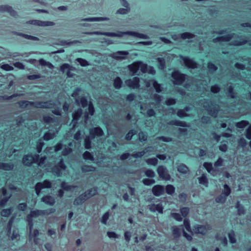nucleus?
<instances>
[{
    "label": "nucleus",
    "instance_id": "nucleus-51",
    "mask_svg": "<svg viewBox=\"0 0 251 251\" xmlns=\"http://www.w3.org/2000/svg\"><path fill=\"white\" fill-rule=\"evenodd\" d=\"M91 137L86 136L84 140V146L86 149H89L91 147Z\"/></svg>",
    "mask_w": 251,
    "mask_h": 251
},
{
    "label": "nucleus",
    "instance_id": "nucleus-19",
    "mask_svg": "<svg viewBox=\"0 0 251 251\" xmlns=\"http://www.w3.org/2000/svg\"><path fill=\"white\" fill-rule=\"evenodd\" d=\"M247 43L251 46V40L248 41L244 39L241 37H238L236 40L232 41L231 44L234 46H240L244 45Z\"/></svg>",
    "mask_w": 251,
    "mask_h": 251
},
{
    "label": "nucleus",
    "instance_id": "nucleus-55",
    "mask_svg": "<svg viewBox=\"0 0 251 251\" xmlns=\"http://www.w3.org/2000/svg\"><path fill=\"white\" fill-rule=\"evenodd\" d=\"M144 185L149 186L155 183V181L152 179L144 178L142 180Z\"/></svg>",
    "mask_w": 251,
    "mask_h": 251
},
{
    "label": "nucleus",
    "instance_id": "nucleus-12",
    "mask_svg": "<svg viewBox=\"0 0 251 251\" xmlns=\"http://www.w3.org/2000/svg\"><path fill=\"white\" fill-rule=\"evenodd\" d=\"M140 79L138 77H134L125 81L126 84L131 89H138L140 87Z\"/></svg>",
    "mask_w": 251,
    "mask_h": 251
},
{
    "label": "nucleus",
    "instance_id": "nucleus-38",
    "mask_svg": "<svg viewBox=\"0 0 251 251\" xmlns=\"http://www.w3.org/2000/svg\"><path fill=\"white\" fill-rule=\"evenodd\" d=\"M65 170L61 169V168L54 166L52 168V173L57 176H60L62 174V171Z\"/></svg>",
    "mask_w": 251,
    "mask_h": 251
},
{
    "label": "nucleus",
    "instance_id": "nucleus-20",
    "mask_svg": "<svg viewBox=\"0 0 251 251\" xmlns=\"http://www.w3.org/2000/svg\"><path fill=\"white\" fill-rule=\"evenodd\" d=\"M234 35V34H231L220 37H218L217 38L213 39V41L214 43L218 42L229 41L233 37Z\"/></svg>",
    "mask_w": 251,
    "mask_h": 251
},
{
    "label": "nucleus",
    "instance_id": "nucleus-37",
    "mask_svg": "<svg viewBox=\"0 0 251 251\" xmlns=\"http://www.w3.org/2000/svg\"><path fill=\"white\" fill-rule=\"evenodd\" d=\"M65 170L61 169V168L54 166L52 168V173L57 176H60L62 174V171Z\"/></svg>",
    "mask_w": 251,
    "mask_h": 251
},
{
    "label": "nucleus",
    "instance_id": "nucleus-13",
    "mask_svg": "<svg viewBox=\"0 0 251 251\" xmlns=\"http://www.w3.org/2000/svg\"><path fill=\"white\" fill-rule=\"evenodd\" d=\"M164 192L165 188L163 185H156L152 188V193L156 197H159L163 195Z\"/></svg>",
    "mask_w": 251,
    "mask_h": 251
},
{
    "label": "nucleus",
    "instance_id": "nucleus-63",
    "mask_svg": "<svg viewBox=\"0 0 251 251\" xmlns=\"http://www.w3.org/2000/svg\"><path fill=\"white\" fill-rule=\"evenodd\" d=\"M69 64L64 63L60 66V71L64 73L67 70H68L70 68H72Z\"/></svg>",
    "mask_w": 251,
    "mask_h": 251
},
{
    "label": "nucleus",
    "instance_id": "nucleus-58",
    "mask_svg": "<svg viewBox=\"0 0 251 251\" xmlns=\"http://www.w3.org/2000/svg\"><path fill=\"white\" fill-rule=\"evenodd\" d=\"M228 237L229 241L231 243H236V240L235 237V234L233 231H232L228 233Z\"/></svg>",
    "mask_w": 251,
    "mask_h": 251
},
{
    "label": "nucleus",
    "instance_id": "nucleus-34",
    "mask_svg": "<svg viewBox=\"0 0 251 251\" xmlns=\"http://www.w3.org/2000/svg\"><path fill=\"white\" fill-rule=\"evenodd\" d=\"M177 171L180 173L185 174L189 171V169L185 164H180L177 167Z\"/></svg>",
    "mask_w": 251,
    "mask_h": 251
},
{
    "label": "nucleus",
    "instance_id": "nucleus-15",
    "mask_svg": "<svg viewBox=\"0 0 251 251\" xmlns=\"http://www.w3.org/2000/svg\"><path fill=\"white\" fill-rule=\"evenodd\" d=\"M128 53L127 51H118L111 54V56L116 60H121L126 59Z\"/></svg>",
    "mask_w": 251,
    "mask_h": 251
},
{
    "label": "nucleus",
    "instance_id": "nucleus-50",
    "mask_svg": "<svg viewBox=\"0 0 251 251\" xmlns=\"http://www.w3.org/2000/svg\"><path fill=\"white\" fill-rule=\"evenodd\" d=\"M44 145V143L41 139H40L37 143L36 150L38 153L41 152L42 147Z\"/></svg>",
    "mask_w": 251,
    "mask_h": 251
},
{
    "label": "nucleus",
    "instance_id": "nucleus-44",
    "mask_svg": "<svg viewBox=\"0 0 251 251\" xmlns=\"http://www.w3.org/2000/svg\"><path fill=\"white\" fill-rule=\"evenodd\" d=\"M236 208L238 210L239 215L244 214L245 213V209L242 205L240 203L239 201H237L236 204Z\"/></svg>",
    "mask_w": 251,
    "mask_h": 251
},
{
    "label": "nucleus",
    "instance_id": "nucleus-35",
    "mask_svg": "<svg viewBox=\"0 0 251 251\" xmlns=\"http://www.w3.org/2000/svg\"><path fill=\"white\" fill-rule=\"evenodd\" d=\"M122 83V79L118 76L114 80L113 85L116 89H119L121 88Z\"/></svg>",
    "mask_w": 251,
    "mask_h": 251
},
{
    "label": "nucleus",
    "instance_id": "nucleus-14",
    "mask_svg": "<svg viewBox=\"0 0 251 251\" xmlns=\"http://www.w3.org/2000/svg\"><path fill=\"white\" fill-rule=\"evenodd\" d=\"M90 136L92 139H94L96 136H102L103 132L100 127H96L92 128L90 129Z\"/></svg>",
    "mask_w": 251,
    "mask_h": 251
},
{
    "label": "nucleus",
    "instance_id": "nucleus-9",
    "mask_svg": "<svg viewBox=\"0 0 251 251\" xmlns=\"http://www.w3.org/2000/svg\"><path fill=\"white\" fill-rule=\"evenodd\" d=\"M51 187V183L49 180H45L43 182H38L35 186L36 194L38 196L42 189L44 188H50Z\"/></svg>",
    "mask_w": 251,
    "mask_h": 251
},
{
    "label": "nucleus",
    "instance_id": "nucleus-2",
    "mask_svg": "<svg viewBox=\"0 0 251 251\" xmlns=\"http://www.w3.org/2000/svg\"><path fill=\"white\" fill-rule=\"evenodd\" d=\"M201 104L210 115L215 118L217 117L220 109L218 104L208 100H204Z\"/></svg>",
    "mask_w": 251,
    "mask_h": 251
},
{
    "label": "nucleus",
    "instance_id": "nucleus-1",
    "mask_svg": "<svg viewBox=\"0 0 251 251\" xmlns=\"http://www.w3.org/2000/svg\"><path fill=\"white\" fill-rule=\"evenodd\" d=\"M19 106L22 108L33 107L36 108H52L55 106V103L52 100L47 101H29L21 100L18 102Z\"/></svg>",
    "mask_w": 251,
    "mask_h": 251
},
{
    "label": "nucleus",
    "instance_id": "nucleus-32",
    "mask_svg": "<svg viewBox=\"0 0 251 251\" xmlns=\"http://www.w3.org/2000/svg\"><path fill=\"white\" fill-rule=\"evenodd\" d=\"M61 187L65 191H71L73 189H75L77 187L75 185H68L66 182L63 181L61 184Z\"/></svg>",
    "mask_w": 251,
    "mask_h": 251
},
{
    "label": "nucleus",
    "instance_id": "nucleus-29",
    "mask_svg": "<svg viewBox=\"0 0 251 251\" xmlns=\"http://www.w3.org/2000/svg\"><path fill=\"white\" fill-rule=\"evenodd\" d=\"M14 167V164L12 163H3L0 162V170L11 171L13 169Z\"/></svg>",
    "mask_w": 251,
    "mask_h": 251
},
{
    "label": "nucleus",
    "instance_id": "nucleus-36",
    "mask_svg": "<svg viewBox=\"0 0 251 251\" xmlns=\"http://www.w3.org/2000/svg\"><path fill=\"white\" fill-rule=\"evenodd\" d=\"M17 35L22 36L24 37L25 38L30 40H33V41H38L39 39L38 37H36L35 36L22 33H17Z\"/></svg>",
    "mask_w": 251,
    "mask_h": 251
},
{
    "label": "nucleus",
    "instance_id": "nucleus-28",
    "mask_svg": "<svg viewBox=\"0 0 251 251\" xmlns=\"http://www.w3.org/2000/svg\"><path fill=\"white\" fill-rule=\"evenodd\" d=\"M168 125L171 126H176L181 127H188L189 126L185 122H182L176 120H171L168 123Z\"/></svg>",
    "mask_w": 251,
    "mask_h": 251
},
{
    "label": "nucleus",
    "instance_id": "nucleus-57",
    "mask_svg": "<svg viewBox=\"0 0 251 251\" xmlns=\"http://www.w3.org/2000/svg\"><path fill=\"white\" fill-rule=\"evenodd\" d=\"M171 216L174 218L177 221H181L182 220V218L181 217V215L178 213H171Z\"/></svg>",
    "mask_w": 251,
    "mask_h": 251
},
{
    "label": "nucleus",
    "instance_id": "nucleus-43",
    "mask_svg": "<svg viewBox=\"0 0 251 251\" xmlns=\"http://www.w3.org/2000/svg\"><path fill=\"white\" fill-rule=\"evenodd\" d=\"M230 193V188L226 184H225L224 185V190L222 191V194L227 197Z\"/></svg>",
    "mask_w": 251,
    "mask_h": 251
},
{
    "label": "nucleus",
    "instance_id": "nucleus-5",
    "mask_svg": "<svg viewBox=\"0 0 251 251\" xmlns=\"http://www.w3.org/2000/svg\"><path fill=\"white\" fill-rule=\"evenodd\" d=\"M38 154L32 155L30 154L25 155L23 157V163L25 166H30L33 163L38 162Z\"/></svg>",
    "mask_w": 251,
    "mask_h": 251
},
{
    "label": "nucleus",
    "instance_id": "nucleus-39",
    "mask_svg": "<svg viewBox=\"0 0 251 251\" xmlns=\"http://www.w3.org/2000/svg\"><path fill=\"white\" fill-rule=\"evenodd\" d=\"M165 191L168 195H171L175 193V188L173 185L168 184L166 186Z\"/></svg>",
    "mask_w": 251,
    "mask_h": 251
},
{
    "label": "nucleus",
    "instance_id": "nucleus-11",
    "mask_svg": "<svg viewBox=\"0 0 251 251\" xmlns=\"http://www.w3.org/2000/svg\"><path fill=\"white\" fill-rule=\"evenodd\" d=\"M26 23L40 26H53L55 25V23L53 22L42 21L37 20H30L26 22Z\"/></svg>",
    "mask_w": 251,
    "mask_h": 251
},
{
    "label": "nucleus",
    "instance_id": "nucleus-8",
    "mask_svg": "<svg viewBox=\"0 0 251 251\" xmlns=\"http://www.w3.org/2000/svg\"><path fill=\"white\" fill-rule=\"evenodd\" d=\"M172 77L174 80L173 83L176 85H181L185 80V75L180 73L179 71L173 72Z\"/></svg>",
    "mask_w": 251,
    "mask_h": 251
},
{
    "label": "nucleus",
    "instance_id": "nucleus-10",
    "mask_svg": "<svg viewBox=\"0 0 251 251\" xmlns=\"http://www.w3.org/2000/svg\"><path fill=\"white\" fill-rule=\"evenodd\" d=\"M157 173L159 177L163 180H169L171 178L167 168L163 166H159L157 169Z\"/></svg>",
    "mask_w": 251,
    "mask_h": 251
},
{
    "label": "nucleus",
    "instance_id": "nucleus-4",
    "mask_svg": "<svg viewBox=\"0 0 251 251\" xmlns=\"http://www.w3.org/2000/svg\"><path fill=\"white\" fill-rule=\"evenodd\" d=\"M55 211V209L53 208H49L46 210H35L31 211L30 214H28L26 217L32 219L33 218L37 217L40 215H48L53 213Z\"/></svg>",
    "mask_w": 251,
    "mask_h": 251
},
{
    "label": "nucleus",
    "instance_id": "nucleus-3",
    "mask_svg": "<svg viewBox=\"0 0 251 251\" xmlns=\"http://www.w3.org/2000/svg\"><path fill=\"white\" fill-rule=\"evenodd\" d=\"M129 70L134 75L140 70L142 73H146L147 71L148 66L146 64L143 63L141 61L134 62L128 66Z\"/></svg>",
    "mask_w": 251,
    "mask_h": 251
},
{
    "label": "nucleus",
    "instance_id": "nucleus-53",
    "mask_svg": "<svg viewBox=\"0 0 251 251\" xmlns=\"http://www.w3.org/2000/svg\"><path fill=\"white\" fill-rule=\"evenodd\" d=\"M139 140L141 142L145 141L147 139L148 135L147 134L143 131H141L138 134Z\"/></svg>",
    "mask_w": 251,
    "mask_h": 251
},
{
    "label": "nucleus",
    "instance_id": "nucleus-16",
    "mask_svg": "<svg viewBox=\"0 0 251 251\" xmlns=\"http://www.w3.org/2000/svg\"><path fill=\"white\" fill-rule=\"evenodd\" d=\"M182 59L187 67L191 69H196L197 68V63L188 57H182Z\"/></svg>",
    "mask_w": 251,
    "mask_h": 251
},
{
    "label": "nucleus",
    "instance_id": "nucleus-47",
    "mask_svg": "<svg viewBox=\"0 0 251 251\" xmlns=\"http://www.w3.org/2000/svg\"><path fill=\"white\" fill-rule=\"evenodd\" d=\"M249 124V122L247 121H242L236 123L235 126L237 127L242 128Z\"/></svg>",
    "mask_w": 251,
    "mask_h": 251
},
{
    "label": "nucleus",
    "instance_id": "nucleus-6",
    "mask_svg": "<svg viewBox=\"0 0 251 251\" xmlns=\"http://www.w3.org/2000/svg\"><path fill=\"white\" fill-rule=\"evenodd\" d=\"M81 90V89L79 88H77L74 91V92L72 94V97L75 98V102L77 105L81 104L83 107H85L88 105V101L86 98L84 97H82L79 100V99L76 97L78 95L79 92Z\"/></svg>",
    "mask_w": 251,
    "mask_h": 251
},
{
    "label": "nucleus",
    "instance_id": "nucleus-45",
    "mask_svg": "<svg viewBox=\"0 0 251 251\" xmlns=\"http://www.w3.org/2000/svg\"><path fill=\"white\" fill-rule=\"evenodd\" d=\"M83 172H93L95 170V168L89 165H84L81 167Z\"/></svg>",
    "mask_w": 251,
    "mask_h": 251
},
{
    "label": "nucleus",
    "instance_id": "nucleus-46",
    "mask_svg": "<svg viewBox=\"0 0 251 251\" xmlns=\"http://www.w3.org/2000/svg\"><path fill=\"white\" fill-rule=\"evenodd\" d=\"M146 162L148 165L155 166L158 163V160L156 158L153 157L147 159Z\"/></svg>",
    "mask_w": 251,
    "mask_h": 251
},
{
    "label": "nucleus",
    "instance_id": "nucleus-17",
    "mask_svg": "<svg viewBox=\"0 0 251 251\" xmlns=\"http://www.w3.org/2000/svg\"><path fill=\"white\" fill-rule=\"evenodd\" d=\"M149 210L152 212L157 211L159 213H163V206L161 203L151 204L149 205Z\"/></svg>",
    "mask_w": 251,
    "mask_h": 251
},
{
    "label": "nucleus",
    "instance_id": "nucleus-27",
    "mask_svg": "<svg viewBox=\"0 0 251 251\" xmlns=\"http://www.w3.org/2000/svg\"><path fill=\"white\" fill-rule=\"evenodd\" d=\"M42 201L50 205H53L55 202L54 198L50 195L44 196L42 198Z\"/></svg>",
    "mask_w": 251,
    "mask_h": 251
},
{
    "label": "nucleus",
    "instance_id": "nucleus-7",
    "mask_svg": "<svg viewBox=\"0 0 251 251\" xmlns=\"http://www.w3.org/2000/svg\"><path fill=\"white\" fill-rule=\"evenodd\" d=\"M125 32H119V33L115 32H101V31H93V32H88L86 34L88 35H105L108 37H121L123 35H126Z\"/></svg>",
    "mask_w": 251,
    "mask_h": 251
},
{
    "label": "nucleus",
    "instance_id": "nucleus-48",
    "mask_svg": "<svg viewBox=\"0 0 251 251\" xmlns=\"http://www.w3.org/2000/svg\"><path fill=\"white\" fill-rule=\"evenodd\" d=\"M226 198L227 197L222 193L221 195L216 198V201L218 203H223L226 201Z\"/></svg>",
    "mask_w": 251,
    "mask_h": 251
},
{
    "label": "nucleus",
    "instance_id": "nucleus-24",
    "mask_svg": "<svg viewBox=\"0 0 251 251\" xmlns=\"http://www.w3.org/2000/svg\"><path fill=\"white\" fill-rule=\"evenodd\" d=\"M58 130L56 129L55 130L50 129L44 134L43 139L46 141L52 139L55 136Z\"/></svg>",
    "mask_w": 251,
    "mask_h": 251
},
{
    "label": "nucleus",
    "instance_id": "nucleus-49",
    "mask_svg": "<svg viewBox=\"0 0 251 251\" xmlns=\"http://www.w3.org/2000/svg\"><path fill=\"white\" fill-rule=\"evenodd\" d=\"M83 157L85 160H94L93 155L89 151H86L83 154Z\"/></svg>",
    "mask_w": 251,
    "mask_h": 251
},
{
    "label": "nucleus",
    "instance_id": "nucleus-31",
    "mask_svg": "<svg viewBox=\"0 0 251 251\" xmlns=\"http://www.w3.org/2000/svg\"><path fill=\"white\" fill-rule=\"evenodd\" d=\"M108 20H109V18L106 17H91L82 19L81 21L87 22H96Z\"/></svg>",
    "mask_w": 251,
    "mask_h": 251
},
{
    "label": "nucleus",
    "instance_id": "nucleus-33",
    "mask_svg": "<svg viewBox=\"0 0 251 251\" xmlns=\"http://www.w3.org/2000/svg\"><path fill=\"white\" fill-rule=\"evenodd\" d=\"M198 179L199 182L201 184H202L206 187L208 186V181L205 175L202 174Z\"/></svg>",
    "mask_w": 251,
    "mask_h": 251
},
{
    "label": "nucleus",
    "instance_id": "nucleus-41",
    "mask_svg": "<svg viewBox=\"0 0 251 251\" xmlns=\"http://www.w3.org/2000/svg\"><path fill=\"white\" fill-rule=\"evenodd\" d=\"M180 229L177 226H175L173 227V234L175 238H178L180 236Z\"/></svg>",
    "mask_w": 251,
    "mask_h": 251
},
{
    "label": "nucleus",
    "instance_id": "nucleus-26",
    "mask_svg": "<svg viewBox=\"0 0 251 251\" xmlns=\"http://www.w3.org/2000/svg\"><path fill=\"white\" fill-rule=\"evenodd\" d=\"M82 114L81 109H78L77 110L73 113V120L72 123L73 126L75 127V125L77 123V121Z\"/></svg>",
    "mask_w": 251,
    "mask_h": 251
},
{
    "label": "nucleus",
    "instance_id": "nucleus-56",
    "mask_svg": "<svg viewBox=\"0 0 251 251\" xmlns=\"http://www.w3.org/2000/svg\"><path fill=\"white\" fill-rule=\"evenodd\" d=\"M194 36V34L189 32H185L181 35V38L183 39L193 38Z\"/></svg>",
    "mask_w": 251,
    "mask_h": 251
},
{
    "label": "nucleus",
    "instance_id": "nucleus-25",
    "mask_svg": "<svg viewBox=\"0 0 251 251\" xmlns=\"http://www.w3.org/2000/svg\"><path fill=\"white\" fill-rule=\"evenodd\" d=\"M125 33L126 35L132 36L140 39H147L149 38V36L146 34L139 33L134 31H126Z\"/></svg>",
    "mask_w": 251,
    "mask_h": 251
},
{
    "label": "nucleus",
    "instance_id": "nucleus-42",
    "mask_svg": "<svg viewBox=\"0 0 251 251\" xmlns=\"http://www.w3.org/2000/svg\"><path fill=\"white\" fill-rule=\"evenodd\" d=\"M87 195L88 199L96 195L98 193V190L97 188H93L89 190H88L87 192H86Z\"/></svg>",
    "mask_w": 251,
    "mask_h": 251
},
{
    "label": "nucleus",
    "instance_id": "nucleus-64",
    "mask_svg": "<svg viewBox=\"0 0 251 251\" xmlns=\"http://www.w3.org/2000/svg\"><path fill=\"white\" fill-rule=\"evenodd\" d=\"M221 90V88L217 84H215L211 86V91L213 93H218Z\"/></svg>",
    "mask_w": 251,
    "mask_h": 251
},
{
    "label": "nucleus",
    "instance_id": "nucleus-62",
    "mask_svg": "<svg viewBox=\"0 0 251 251\" xmlns=\"http://www.w3.org/2000/svg\"><path fill=\"white\" fill-rule=\"evenodd\" d=\"M0 68L2 70L6 71H12L14 70V68L8 64H5L2 65L0 66Z\"/></svg>",
    "mask_w": 251,
    "mask_h": 251
},
{
    "label": "nucleus",
    "instance_id": "nucleus-22",
    "mask_svg": "<svg viewBox=\"0 0 251 251\" xmlns=\"http://www.w3.org/2000/svg\"><path fill=\"white\" fill-rule=\"evenodd\" d=\"M87 199H88L87 195L86 192H85L75 200L74 201V204L76 205L81 204L83 203Z\"/></svg>",
    "mask_w": 251,
    "mask_h": 251
},
{
    "label": "nucleus",
    "instance_id": "nucleus-23",
    "mask_svg": "<svg viewBox=\"0 0 251 251\" xmlns=\"http://www.w3.org/2000/svg\"><path fill=\"white\" fill-rule=\"evenodd\" d=\"M0 11L7 12L10 15L13 17L16 15V12L14 11L11 6L6 5L0 6Z\"/></svg>",
    "mask_w": 251,
    "mask_h": 251
},
{
    "label": "nucleus",
    "instance_id": "nucleus-60",
    "mask_svg": "<svg viewBox=\"0 0 251 251\" xmlns=\"http://www.w3.org/2000/svg\"><path fill=\"white\" fill-rule=\"evenodd\" d=\"M136 134V131L130 130L126 135V140H130L132 136Z\"/></svg>",
    "mask_w": 251,
    "mask_h": 251
},
{
    "label": "nucleus",
    "instance_id": "nucleus-52",
    "mask_svg": "<svg viewBox=\"0 0 251 251\" xmlns=\"http://www.w3.org/2000/svg\"><path fill=\"white\" fill-rule=\"evenodd\" d=\"M78 63H79V64L81 66H83V67H85V66H87L89 65V63L88 62V61L84 59H83V58H77L75 60Z\"/></svg>",
    "mask_w": 251,
    "mask_h": 251
},
{
    "label": "nucleus",
    "instance_id": "nucleus-59",
    "mask_svg": "<svg viewBox=\"0 0 251 251\" xmlns=\"http://www.w3.org/2000/svg\"><path fill=\"white\" fill-rule=\"evenodd\" d=\"M180 212L181 214V215L185 217H186L189 212V208L188 207H182L180 209Z\"/></svg>",
    "mask_w": 251,
    "mask_h": 251
},
{
    "label": "nucleus",
    "instance_id": "nucleus-18",
    "mask_svg": "<svg viewBox=\"0 0 251 251\" xmlns=\"http://www.w3.org/2000/svg\"><path fill=\"white\" fill-rule=\"evenodd\" d=\"M151 84H152L153 87L157 93H160L162 91L161 84H159L156 80L153 79L150 80L149 81L146 83V85L147 87H149Z\"/></svg>",
    "mask_w": 251,
    "mask_h": 251
},
{
    "label": "nucleus",
    "instance_id": "nucleus-40",
    "mask_svg": "<svg viewBox=\"0 0 251 251\" xmlns=\"http://www.w3.org/2000/svg\"><path fill=\"white\" fill-rule=\"evenodd\" d=\"M13 208L11 207L7 209H4L1 212V215L2 217H8L11 214Z\"/></svg>",
    "mask_w": 251,
    "mask_h": 251
},
{
    "label": "nucleus",
    "instance_id": "nucleus-54",
    "mask_svg": "<svg viewBox=\"0 0 251 251\" xmlns=\"http://www.w3.org/2000/svg\"><path fill=\"white\" fill-rule=\"evenodd\" d=\"M157 61L159 63V68L163 70L165 67V61L163 58H158Z\"/></svg>",
    "mask_w": 251,
    "mask_h": 251
},
{
    "label": "nucleus",
    "instance_id": "nucleus-21",
    "mask_svg": "<svg viewBox=\"0 0 251 251\" xmlns=\"http://www.w3.org/2000/svg\"><path fill=\"white\" fill-rule=\"evenodd\" d=\"M208 229L209 227L205 226L197 225L195 227L194 230L196 233H200L202 235H204L207 233Z\"/></svg>",
    "mask_w": 251,
    "mask_h": 251
},
{
    "label": "nucleus",
    "instance_id": "nucleus-30",
    "mask_svg": "<svg viewBox=\"0 0 251 251\" xmlns=\"http://www.w3.org/2000/svg\"><path fill=\"white\" fill-rule=\"evenodd\" d=\"M151 149H152V147H148V148H145L143 151L132 153L131 156L136 158L141 157L145 153L150 151Z\"/></svg>",
    "mask_w": 251,
    "mask_h": 251
},
{
    "label": "nucleus",
    "instance_id": "nucleus-61",
    "mask_svg": "<svg viewBox=\"0 0 251 251\" xmlns=\"http://www.w3.org/2000/svg\"><path fill=\"white\" fill-rule=\"evenodd\" d=\"M203 166L209 173H210L213 170L212 164L211 163L204 162Z\"/></svg>",
    "mask_w": 251,
    "mask_h": 251
}]
</instances>
